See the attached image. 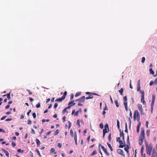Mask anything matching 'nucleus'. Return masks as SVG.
<instances>
[{
  "label": "nucleus",
  "instance_id": "f257e3e1",
  "mask_svg": "<svg viewBox=\"0 0 157 157\" xmlns=\"http://www.w3.org/2000/svg\"><path fill=\"white\" fill-rule=\"evenodd\" d=\"M144 141L146 147L147 154H148L150 156L153 148V145L151 143H150L149 145H148L146 140H145Z\"/></svg>",
  "mask_w": 157,
  "mask_h": 157
},
{
  "label": "nucleus",
  "instance_id": "f03ea898",
  "mask_svg": "<svg viewBox=\"0 0 157 157\" xmlns=\"http://www.w3.org/2000/svg\"><path fill=\"white\" fill-rule=\"evenodd\" d=\"M145 132L144 129L142 128L140 132V134L139 137V144L141 146L143 143L145 137Z\"/></svg>",
  "mask_w": 157,
  "mask_h": 157
},
{
  "label": "nucleus",
  "instance_id": "7ed1b4c3",
  "mask_svg": "<svg viewBox=\"0 0 157 157\" xmlns=\"http://www.w3.org/2000/svg\"><path fill=\"white\" fill-rule=\"evenodd\" d=\"M85 96H83L82 97L76 100L75 101H78V106H82L83 105L82 104V103H84L85 101Z\"/></svg>",
  "mask_w": 157,
  "mask_h": 157
},
{
  "label": "nucleus",
  "instance_id": "20e7f679",
  "mask_svg": "<svg viewBox=\"0 0 157 157\" xmlns=\"http://www.w3.org/2000/svg\"><path fill=\"white\" fill-rule=\"evenodd\" d=\"M140 114L139 112L137 110H135L134 113L133 117L135 120H136V118L137 119L139 120L140 119Z\"/></svg>",
  "mask_w": 157,
  "mask_h": 157
},
{
  "label": "nucleus",
  "instance_id": "39448f33",
  "mask_svg": "<svg viewBox=\"0 0 157 157\" xmlns=\"http://www.w3.org/2000/svg\"><path fill=\"white\" fill-rule=\"evenodd\" d=\"M141 93V102L143 104H146V101H144V91H140Z\"/></svg>",
  "mask_w": 157,
  "mask_h": 157
},
{
  "label": "nucleus",
  "instance_id": "423d86ee",
  "mask_svg": "<svg viewBox=\"0 0 157 157\" xmlns=\"http://www.w3.org/2000/svg\"><path fill=\"white\" fill-rule=\"evenodd\" d=\"M118 142L120 144V145L119 146V148H122L125 146V142L124 143L121 140H119Z\"/></svg>",
  "mask_w": 157,
  "mask_h": 157
},
{
  "label": "nucleus",
  "instance_id": "0eeeda50",
  "mask_svg": "<svg viewBox=\"0 0 157 157\" xmlns=\"http://www.w3.org/2000/svg\"><path fill=\"white\" fill-rule=\"evenodd\" d=\"M101 148L103 150V151H104L105 153L106 154L107 156H109L110 155V154L107 152V149L106 148H105L103 146H101Z\"/></svg>",
  "mask_w": 157,
  "mask_h": 157
},
{
  "label": "nucleus",
  "instance_id": "6e6552de",
  "mask_svg": "<svg viewBox=\"0 0 157 157\" xmlns=\"http://www.w3.org/2000/svg\"><path fill=\"white\" fill-rule=\"evenodd\" d=\"M137 106L138 107V109L141 112L143 111V109L142 108V105L140 104H138L137 105Z\"/></svg>",
  "mask_w": 157,
  "mask_h": 157
},
{
  "label": "nucleus",
  "instance_id": "1a4fd4ad",
  "mask_svg": "<svg viewBox=\"0 0 157 157\" xmlns=\"http://www.w3.org/2000/svg\"><path fill=\"white\" fill-rule=\"evenodd\" d=\"M117 152L119 154L124 156H125V155L124 154L123 151L121 149H119L117 150Z\"/></svg>",
  "mask_w": 157,
  "mask_h": 157
},
{
  "label": "nucleus",
  "instance_id": "9d476101",
  "mask_svg": "<svg viewBox=\"0 0 157 157\" xmlns=\"http://www.w3.org/2000/svg\"><path fill=\"white\" fill-rule=\"evenodd\" d=\"M74 140L75 141V144L76 145H77V133L76 132H74Z\"/></svg>",
  "mask_w": 157,
  "mask_h": 157
},
{
  "label": "nucleus",
  "instance_id": "9b49d317",
  "mask_svg": "<svg viewBox=\"0 0 157 157\" xmlns=\"http://www.w3.org/2000/svg\"><path fill=\"white\" fill-rule=\"evenodd\" d=\"M152 157H157V153L154 150H153L152 153Z\"/></svg>",
  "mask_w": 157,
  "mask_h": 157
},
{
  "label": "nucleus",
  "instance_id": "f8f14e48",
  "mask_svg": "<svg viewBox=\"0 0 157 157\" xmlns=\"http://www.w3.org/2000/svg\"><path fill=\"white\" fill-rule=\"evenodd\" d=\"M2 150L4 152V153L6 154V156L7 157H9V153L5 149H2Z\"/></svg>",
  "mask_w": 157,
  "mask_h": 157
},
{
  "label": "nucleus",
  "instance_id": "ddd939ff",
  "mask_svg": "<svg viewBox=\"0 0 157 157\" xmlns=\"http://www.w3.org/2000/svg\"><path fill=\"white\" fill-rule=\"evenodd\" d=\"M75 101H70L68 104V105H71V106H74L76 103L75 102H74Z\"/></svg>",
  "mask_w": 157,
  "mask_h": 157
},
{
  "label": "nucleus",
  "instance_id": "4468645a",
  "mask_svg": "<svg viewBox=\"0 0 157 157\" xmlns=\"http://www.w3.org/2000/svg\"><path fill=\"white\" fill-rule=\"evenodd\" d=\"M127 104H128L127 101L124 102V104L125 106V108L126 111H127L128 110Z\"/></svg>",
  "mask_w": 157,
  "mask_h": 157
},
{
  "label": "nucleus",
  "instance_id": "2eb2a0df",
  "mask_svg": "<svg viewBox=\"0 0 157 157\" xmlns=\"http://www.w3.org/2000/svg\"><path fill=\"white\" fill-rule=\"evenodd\" d=\"M64 99V98L62 97L60 98H58L55 100L56 101H59L61 102Z\"/></svg>",
  "mask_w": 157,
  "mask_h": 157
},
{
  "label": "nucleus",
  "instance_id": "dca6fc26",
  "mask_svg": "<svg viewBox=\"0 0 157 157\" xmlns=\"http://www.w3.org/2000/svg\"><path fill=\"white\" fill-rule=\"evenodd\" d=\"M36 143L37 144V146H39L40 144V140H39L38 139H36Z\"/></svg>",
  "mask_w": 157,
  "mask_h": 157
},
{
  "label": "nucleus",
  "instance_id": "f3484780",
  "mask_svg": "<svg viewBox=\"0 0 157 157\" xmlns=\"http://www.w3.org/2000/svg\"><path fill=\"white\" fill-rule=\"evenodd\" d=\"M129 149V147L128 145H127L124 148V150L126 151L127 153H129L128 149Z\"/></svg>",
  "mask_w": 157,
  "mask_h": 157
},
{
  "label": "nucleus",
  "instance_id": "a211bd4d",
  "mask_svg": "<svg viewBox=\"0 0 157 157\" xmlns=\"http://www.w3.org/2000/svg\"><path fill=\"white\" fill-rule=\"evenodd\" d=\"M109 129H107V128H105L103 129V133H107L109 132Z\"/></svg>",
  "mask_w": 157,
  "mask_h": 157
},
{
  "label": "nucleus",
  "instance_id": "6ab92c4d",
  "mask_svg": "<svg viewBox=\"0 0 157 157\" xmlns=\"http://www.w3.org/2000/svg\"><path fill=\"white\" fill-rule=\"evenodd\" d=\"M7 96V97L8 100L10 99L11 98L10 96V93L8 94H5L3 95V96Z\"/></svg>",
  "mask_w": 157,
  "mask_h": 157
},
{
  "label": "nucleus",
  "instance_id": "aec40b11",
  "mask_svg": "<svg viewBox=\"0 0 157 157\" xmlns=\"http://www.w3.org/2000/svg\"><path fill=\"white\" fill-rule=\"evenodd\" d=\"M123 91H124V90L122 88H121V89L119 90V92L120 94L122 95H123Z\"/></svg>",
  "mask_w": 157,
  "mask_h": 157
},
{
  "label": "nucleus",
  "instance_id": "412c9836",
  "mask_svg": "<svg viewBox=\"0 0 157 157\" xmlns=\"http://www.w3.org/2000/svg\"><path fill=\"white\" fill-rule=\"evenodd\" d=\"M107 145H108L109 147V148L110 150L111 151H112L113 150V148L112 147H111L110 144L109 143H108V142H107Z\"/></svg>",
  "mask_w": 157,
  "mask_h": 157
},
{
  "label": "nucleus",
  "instance_id": "4be33fe9",
  "mask_svg": "<svg viewBox=\"0 0 157 157\" xmlns=\"http://www.w3.org/2000/svg\"><path fill=\"white\" fill-rule=\"evenodd\" d=\"M155 96L154 94H152V102H155Z\"/></svg>",
  "mask_w": 157,
  "mask_h": 157
},
{
  "label": "nucleus",
  "instance_id": "5701e85b",
  "mask_svg": "<svg viewBox=\"0 0 157 157\" xmlns=\"http://www.w3.org/2000/svg\"><path fill=\"white\" fill-rule=\"evenodd\" d=\"M114 103H115V104H116V106L117 107H119V105L118 104V101L117 100H115Z\"/></svg>",
  "mask_w": 157,
  "mask_h": 157
},
{
  "label": "nucleus",
  "instance_id": "b1692460",
  "mask_svg": "<svg viewBox=\"0 0 157 157\" xmlns=\"http://www.w3.org/2000/svg\"><path fill=\"white\" fill-rule=\"evenodd\" d=\"M154 103V102H153L152 101L151 103V111H152L153 110Z\"/></svg>",
  "mask_w": 157,
  "mask_h": 157
},
{
  "label": "nucleus",
  "instance_id": "393cba45",
  "mask_svg": "<svg viewBox=\"0 0 157 157\" xmlns=\"http://www.w3.org/2000/svg\"><path fill=\"white\" fill-rule=\"evenodd\" d=\"M149 71L151 74L153 75L154 74V71H153L152 69L151 68L149 69Z\"/></svg>",
  "mask_w": 157,
  "mask_h": 157
},
{
  "label": "nucleus",
  "instance_id": "a878e982",
  "mask_svg": "<svg viewBox=\"0 0 157 157\" xmlns=\"http://www.w3.org/2000/svg\"><path fill=\"white\" fill-rule=\"evenodd\" d=\"M97 151L96 150H94V151L92 153V154H91V155L92 156L96 154H97Z\"/></svg>",
  "mask_w": 157,
  "mask_h": 157
},
{
  "label": "nucleus",
  "instance_id": "bb28decb",
  "mask_svg": "<svg viewBox=\"0 0 157 157\" xmlns=\"http://www.w3.org/2000/svg\"><path fill=\"white\" fill-rule=\"evenodd\" d=\"M150 130H147L146 132V133L147 136H149L150 134Z\"/></svg>",
  "mask_w": 157,
  "mask_h": 157
},
{
  "label": "nucleus",
  "instance_id": "cd10ccee",
  "mask_svg": "<svg viewBox=\"0 0 157 157\" xmlns=\"http://www.w3.org/2000/svg\"><path fill=\"white\" fill-rule=\"evenodd\" d=\"M67 94V91H65L64 93V94H63V96H62V97L63 98H64V99L65 98V97L66 96Z\"/></svg>",
  "mask_w": 157,
  "mask_h": 157
},
{
  "label": "nucleus",
  "instance_id": "c85d7f7f",
  "mask_svg": "<svg viewBox=\"0 0 157 157\" xmlns=\"http://www.w3.org/2000/svg\"><path fill=\"white\" fill-rule=\"evenodd\" d=\"M36 152L39 156L41 157V156L39 151L38 149H36Z\"/></svg>",
  "mask_w": 157,
  "mask_h": 157
},
{
  "label": "nucleus",
  "instance_id": "c756f323",
  "mask_svg": "<svg viewBox=\"0 0 157 157\" xmlns=\"http://www.w3.org/2000/svg\"><path fill=\"white\" fill-rule=\"evenodd\" d=\"M117 126L118 127V128L119 129L120 128V125H119V121L118 120H117Z\"/></svg>",
  "mask_w": 157,
  "mask_h": 157
},
{
  "label": "nucleus",
  "instance_id": "7c9ffc66",
  "mask_svg": "<svg viewBox=\"0 0 157 157\" xmlns=\"http://www.w3.org/2000/svg\"><path fill=\"white\" fill-rule=\"evenodd\" d=\"M59 133V131L58 129H57L55 131L54 133V134L55 135H57Z\"/></svg>",
  "mask_w": 157,
  "mask_h": 157
},
{
  "label": "nucleus",
  "instance_id": "2f4dec72",
  "mask_svg": "<svg viewBox=\"0 0 157 157\" xmlns=\"http://www.w3.org/2000/svg\"><path fill=\"white\" fill-rule=\"evenodd\" d=\"M81 94V92H78L76 93V94H75V97H76L78 96H79Z\"/></svg>",
  "mask_w": 157,
  "mask_h": 157
},
{
  "label": "nucleus",
  "instance_id": "473e14b6",
  "mask_svg": "<svg viewBox=\"0 0 157 157\" xmlns=\"http://www.w3.org/2000/svg\"><path fill=\"white\" fill-rule=\"evenodd\" d=\"M77 124L78 126L79 127H80L81 126L80 124V121L79 120H77Z\"/></svg>",
  "mask_w": 157,
  "mask_h": 157
},
{
  "label": "nucleus",
  "instance_id": "72a5a7b5",
  "mask_svg": "<svg viewBox=\"0 0 157 157\" xmlns=\"http://www.w3.org/2000/svg\"><path fill=\"white\" fill-rule=\"evenodd\" d=\"M144 149V147L143 145L142 146L141 149V154H142L143 152V151Z\"/></svg>",
  "mask_w": 157,
  "mask_h": 157
},
{
  "label": "nucleus",
  "instance_id": "f704fd0d",
  "mask_svg": "<svg viewBox=\"0 0 157 157\" xmlns=\"http://www.w3.org/2000/svg\"><path fill=\"white\" fill-rule=\"evenodd\" d=\"M137 91H140H140H142H142L140 90V86H137Z\"/></svg>",
  "mask_w": 157,
  "mask_h": 157
},
{
  "label": "nucleus",
  "instance_id": "c9c22d12",
  "mask_svg": "<svg viewBox=\"0 0 157 157\" xmlns=\"http://www.w3.org/2000/svg\"><path fill=\"white\" fill-rule=\"evenodd\" d=\"M108 139L109 140V141H110L111 140L112 138L111 137V134L110 133V134L108 136Z\"/></svg>",
  "mask_w": 157,
  "mask_h": 157
},
{
  "label": "nucleus",
  "instance_id": "e433bc0d",
  "mask_svg": "<svg viewBox=\"0 0 157 157\" xmlns=\"http://www.w3.org/2000/svg\"><path fill=\"white\" fill-rule=\"evenodd\" d=\"M125 132H128L127 126L126 123H125Z\"/></svg>",
  "mask_w": 157,
  "mask_h": 157
},
{
  "label": "nucleus",
  "instance_id": "4c0bfd02",
  "mask_svg": "<svg viewBox=\"0 0 157 157\" xmlns=\"http://www.w3.org/2000/svg\"><path fill=\"white\" fill-rule=\"evenodd\" d=\"M145 58L144 57H143L142 58L141 62L142 63H144L145 62Z\"/></svg>",
  "mask_w": 157,
  "mask_h": 157
},
{
  "label": "nucleus",
  "instance_id": "58836bf2",
  "mask_svg": "<svg viewBox=\"0 0 157 157\" xmlns=\"http://www.w3.org/2000/svg\"><path fill=\"white\" fill-rule=\"evenodd\" d=\"M127 98L126 96H125L123 98V101L124 102L127 101Z\"/></svg>",
  "mask_w": 157,
  "mask_h": 157
},
{
  "label": "nucleus",
  "instance_id": "ea45409f",
  "mask_svg": "<svg viewBox=\"0 0 157 157\" xmlns=\"http://www.w3.org/2000/svg\"><path fill=\"white\" fill-rule=\"evenodd\" d=\"M100 127L102 129L103 128V124L102 123H100L99 125Z\"/></svg>",
  "mask_w": 157,
  "mask_h": 157
},
{
  "label": "nucleus",
  "instance_id": "a19ab883",
  "mask_svg": "<svg viewBox=\"0 0 157 157\" xmlns=\"http://www.w3.org/2000/svg\"><path fill=\"white\" fill-rule=\"evenodd\" d=\"M78 111H77L76 112H75V113H74V115L76 116H77L78 115Z\"/></svg>",
  "mask_w": 157,
  "mask_h": 157
},
{
  "label": "nucleus",
  "instance_id": "79ce46f5",
  "mask_svg": "<svg viewBox=\"0 0 157 157\" xmlns=\"http://www.w3.org/2000/svg\"><path fill=\"white\" fill-rule=\"evenodd\" d=\"M40 105L39 102L36 105V107L37 108H40Z\"/></svg>",
  "mask_w": 157,
  "mask_h": 157
},
{
  "label": "nucleus",
  "instance_id": "37998d69",
  "mask_svg": "<svg viewBox=\"0 0 157 157\" xmlns=\"http://www.w3.org/2000/svg\"><path fill=\"white\" fill-rule=\"evenodd\" d=\"M70 134L71 136H73V132L72 129H71L70 130Z\"/></svg>",
  "mask_w": 157,
  "mask_h": 157
},
{
  "label": "nucleus",
  "instance_id": "c03bdc74",
  "mask_svg": "<svg viewBox=\"0 0 157 157\" xmlns=\"http://www.w3.org/2000/svg\"><path fill=\"white\" fill-rule=\"evenodd\" d=\"M58 103H56L54 106V108L55 109L58 106Z\"/></svg>",
  "mask_w": 157,
  "mask_h": 157
},
{
  "label": "nucleus",
  "instance_id": "a18cd8bd",
  "mask_svg": "<svg viewBox=\"0 0 157 157\" xmlns=\"http://www.w3.org/2000/svg\"><path fill=\"white\" fill-rule=\"evenodd\" d=\"M11 144L12 146L13 147L16 146V144L14 142H12Z\"/></svg>",
  "mask_w": 157,
  "mask_h": 157
},
{
  "label": "nucleus",
  "instance_id": "49530a36",
  "mask_svg": "<svg viewBox=\"0 0 157 157\" xmlns=\"http://www.w3.org/2000/svg\"><path fill=\"white\" fill-rule=\"evenodd\" d=\"M33 116L34 118H36V115L35 113H33Z\"/></svg>",
  "mask_w": 157,
  "mask_h": 157
},
{
  "label": "nucleus",
  "instance_id": "de8ad7c7",
  "mask_svg": "<svg viewBox=\"0 0 157 157\" xmlns=\"http://www.w3.org/2000/svg\"><path fill=\"white\" fill-rule=\"evenodd\" d=\"M27 91L29 92V95H31L32 94V92L30 91L29 90H27Z\"/></svg>",
  "mask_w": 157,
  "mask_h": 157
},
{
  "label": "nucleus",
  "instance_id": "09e8293b",
  "mask_svg": "<svg viewBox=\"0 0 157 157\" xmlns=\"http://www.w3.org/2000/svg\"><path fill=\"white\" fill-rule=\"evenodd\" d=\"M105 128H107V129H109V126L107 124H106L105 125Z\"/></svg>",
  "mask_w": 157,
  "mask_h": 157
},
{
  "label": "nucleus",
  "instance_id": "8fccbe9b",
  "mask_svg": "<svg viewBox=\"0 0 157 157\" xmlns=\"http://www.w3.org/2000/svg\"><path fill=\"white\" fill-rule=\"evenodd\" d=\"M66 111L67 112V113H68V112L67 111V109L65 108L63 110V113H64Z\"/></svg>",
  "mask_w": 157,
  "mask_h": 157
},
{
  "label": "nucleus",
  "instance_id": "3c124183",
  "mask_svg": "<svg viewBox=\"0 0 157 157\" xmlns=\"http://www.w3.org/2000/svg\"><path fill=\"white\" fill-rule=\"evenodd\" d=\"M55 151V149L54 148H52L51 150V153H53Z\"/></svg>",
  "mask_w": 157,
  "mask_h": 157
},
{
  "label": "nucleus",
  "instance_id": "603ef678",
  "mask_svg": "<svg viewBox=\"0 0 157 157\" xmlns=\"http://www.w3.org/2000/svg\"><path fill=\"white\" fill-rule=\"evenodd\" d=\"M31 133L32 134H34L35 133V132L34 131V130L32 128L31 129Z\"/></svg>",
  "mask_w": 157,
  "mask_h": 157
},
{
  "label": "nucleus",
  "instance_id": "864d4df0",
  "mask_svg": "<svg viewBox=\"0 0 157 157\" xmlns=\"http://www.w3.org/2000/svg\"><path fill=\"white\" fill-rule=\"evenodd\" d=\"M93 94L92 93H91L90 94L89 97H90V98L92 99L93 98Z\"/></svg>",
  "mask_w": 157,
  "mask_h": 157
},
{
  "label": "nucleus",
  "instance_id": "5fc2aeb1",
  "mask_svg": "<svg viewBox=\"0 0 157 157\" xmlns=\"http://www.w3.org/2000/svg\"><path fill=\"white\" fill-rule=\"evenodd\" d=\"M58 146L59 148H61L62 146V144H61L60 143H58Z\"/></svg>",
  "mask_w": 157,
  "mask_h": 157
},
{
  "label": "nucleus",
  "instance_id": "6e6d98bb",
  "mask_svg": "<svg viewBox=\"0 0 157 157\" xmlns=\"http://www.w3.org/2000/svg\"><path fill=\"white\" fill-rule=\"evenodd\" d=\"M30 156L31 157H33V153L31 151H30Z\"/></svg>",
  "mask_w": 157,
  "mask_h": 157
},
{
  "label": "nucleus",
  "instance_id": "4d7b16f0",
  "mask_svg": "<svg viewBox=\"0 0 157 157\" xmlns=\"http://www.w3.org/2000/svg\"><path fill=\"white\" fill-rule=\"evenodd\" d=\"M123 135H124V134H123V132L122 131V132H121L120 133V137H121L122 136H123Z\"/></svg>",
  "mask_w": 157,
  "mask_h": 157
},
{
  "label": "nucleus",
  "instance_id": "13d9d810",
  "mask_svg": "<svg viewBox=\"0 0 157 157\" xmlns=\"http://www.w3.org/2000/svg\"><path fill=\"white\" fill-rule=\"evenodd\" d=\"M104 110H108V108L106 106V105L105 104V108L103 109Z\"/></svg>",
  "mask_w": 157,
  "mask_h": 157
},
{
  "label": "nucleus",
  "instance_id": "bf43d9fd",
  "mask_svg": "<svg viewBox=\"0 0 157 157\" xmlns=\"http://www.w3.org/2000/svg\"><path fill=\"white\" fill-rule=\"evenodd\" d=\"M29 100L31 102H33L34 100V99L33 98H32L31 97H29Z\"/></svg>",
  "mask_w": 157,
  "mask_h": 157
},
{
  "label": "nucleus",
  "instance_id": "052dcab7",
  "mask_svg": "<svg viewBox=\"0 0 157 157\" xmlns=\"http://www.w3.org/2000/svg\"><path fill=\"white\" fill-rule=\"evenodd\" d=\"M31 112V109L29 110L28 112L27 113V115L28 116L29 115V114Z\"/></svg>",
  "mask_w": 157,
  "mask_h": 157
},
{
  "label": "nucleus",
  "instance_id": "680f3d73",
  "mask_svg": "<svg viewBox=\"0 0 157 157\" xmlns=\"http://www.w3.org/2000/svg\"><path fill=\"white\" fill-rule=\"evenodd\" d=\"M154 83V82L153 81H151L149 83L150 86H152Z\"/></svg>",
  "mask_w": 157,
  "mask_h": 157
},
{
  "label": "nucleus",
  "instance_id": "e2e57ef3",
  "mask_svg": "<svg viewBox=\"0 0 157 157\" xmlns=\"http://www.w3.org/2000/svg\"><path fill=\"white\" fill-rule=\"evenodd\" d=\"M12 120V119L11 118H8V119H6L5 121H11Z\"/></svg>",
  "mask_w": 157,
  "mask_h": 157
},
{
  "label": "nucleus",
  "instance_id": "0e129e2a",
  "mask_svg": "<svg viewBox=\"0 0 157 157\" xmlns=\"http://www.w3.org/2000/svg\"><path fill=\"white\" fill-rule=\"evenodd\" d=\"M0 132H5V131L4 130L0 128Z\"/></svg>",
  "mask_w": 157,
  "mask_h": 157
},
{
  "label": "nucleus",
  "instance_id": "69168bd1",
  "mask_svg": "<svg viewBox=\"0 0 157 157\" xmlns=\"http://www.w3.org/2000/svg\"><path fill=\"white\" fill-rule=\"evenodd\" d=\"M148 122L147 121H146V127L147 128L148 127Z\"/></svg>",
  "mask_w": 157,
  "mask_h": 157
},
{
  "label": "nucleus",
  "instance_id": "338daca9",
  "mask_svg": "<svg viewBox=\"0 0 157 157\" xmlns=\"http://www.w3.org/2000/svg\"><path fill=\"white\" fill-rule=\"evenodd\" d=\"M28 124H32V121L31 120H29L28 122Z\"/></svg>",
  "mask_w": 157,
  "mask_h": 157
},
{
  "label": "nucleus",
  "instance_id": "774afa93",
  "mask_svg": "<svg viewBox=\"0 0 157 157\" xmlns=\"http://www.w3.org/2000/svg\"><path fill=\"white\" fill-rule=\"evenodd\" d=\"M66 117L65 116L63 117L62 118V120H63V122H64L65 121V119Z\"/></svg>",
  "mask_w": 157,
  "mask_h": 157
}]
</instances>
